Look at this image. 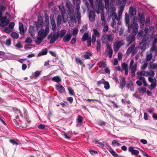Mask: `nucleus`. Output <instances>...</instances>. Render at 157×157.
Listing matches in <instances>:
<instances>
[{"label": "nucleus", "mask_w": 157, "mask_h": 157, "mask_svg": "<svg viewBox=\"0 0 157 157\" xmlns=\"http://www.w3.org/2000/svg\"><path fill=\"white\" fill-rule=\"evenodd\" d=\"M11 110H12L11 112L12 114L17 115L15 117V119H13V122L17 127H19L21 125V124L20 120L19 118V115H20L21 116V117H22L20 113V111L17 108L13 107L12 108Z\"/></svg>", "instance_id": "1"}, {"label": "nucleus", "mask_w": 157, "mask_h": 157, "mask_svg": "<svg viewBox=\"0 0 157 157\" xmlns=\"http://www.w3.org/2000/svg\"><path fill=\"white\" fill-rule=\"evenodd\" d=\"M114 36L113 34L111 33L109 34H104L102 35L101 40L102 42L105 44H107L108 42L113 41Z\"/></svg>", "instance_id": "2"}, {"label": "nucleus", "mask_w": 157, "mask_h": 157, "mask_svg": "<svg viewBox=\"0 0 157 157\" xmlns=\"http://www.w3.org/2000/svg\"><path fill=\"white\" fill-rule=\"evenodd\" d=\"M138 49L139 48L135 47V44H133L128 48L126 54L127 55H129L132 53V55L133 56L137 52Z\"/></svg>", "instance_id": "3"}, {"label": "nucleus", "mask_w": 157, "mask_h": 157, "mask_svg": "<svg viewBox=\"0 0 157 157\" xmlns=\"http://www.w3.org/2000/svg\"><path fill=\"white\" fill-rule=\"evenodd\" d=\"M139 28L138 24L134 22H133L132 24L128 25V32H130L131 28H132V34L136 36L138 32V29Z\"/></svg>", "instance_id": "4"}, {"label": "nucleus", "mask_w": 157, "mask_h": 157, "mask_svg": "<svg viewBox=\"0 0 157 157\" xmlns=\"http://www.w3.org/2000/svg\"><path fill=\"white\" fill-rule=\"evenodd\" d=\"M137 38L138 39L144 43L147 41L148 39V35L144 34V32L142 31L138 33Z\"/></svg>", "instance_id": "5"}, {"label": "nucleus", "mask_w": 157, "mask_h": 157, "mask_svg": "<svg viewBox=\"0 0 157 157\" xmlns=\"http://www.w3.org/2000/svg\"><path fill=\"white\" fill-rule=\"evenodd\" d=\"M95 3L96 6L94 9L96 12L99 14L103 8L102 2L101 1H100L99 2L98 0H95Z\"/></svg>", "instance_id": "6"}, {"label": "nucleus", "mask_w": 157, "mask_h": 157, "mask_svg": "<svg viewBox=\"0 0 157 157\" xmlns=\"http://www.w3.org/2000/svg\"><path fill=\"white\" fill-rule=\"evenodd\" d=\"M110 13L109 14L110 17L112 18V20H116L119 21L121 18L119 16H117L116 12V9L115 7H113L111 8Z\"/></svg>", "instance_id": "7"}, {"label": "nucleus", "mask_w": 157, "mask_h": 157, "mask_svg": "<svg viewBox=\"0 0 157 157\" xmlns=\"http://www.w3.org/2000/svg\"><path fill=\"white\" fill-rule=\"evenodd\" d=\"M134 61L133 59H132L131 60L129 64V68L131 70V73L133 76H135V73L136 70L137 64H134Z\"/></svg>", "instance_id": "8"}, {"label": "nucleus", "mask_w": 157, "mask_h": 157, "mask_svg": "<svg viewBox=\"0 0 157 157\" xmlns=\"http://www.w3.org/2000/svg\"><path fill=\"white\" fill-rule=\"evenodd\" d=\"M124 44V42L123 40L116 41L113 45V49L114 51L117 52L120 47Z\"/></svg>", "instance_id": "9"}, {"label": "nucleus", "mask_w": 157, "mask_h": 157, "mask_svg": "<svg viewBox=\"0 0 157 157\" xmlns=\"http://www.w3.org/2000/svg\"><path fill=\"white\" fill-rule=\"evenodd\" d=\"M49 29L48 27H47L44 30V29H41L38 32V35L45 37L49 33Z\"/></svg>", "instance_id": "10"}, {"label": "nucleus", "mask_w": 157, "mask_h": 157, "mask_svg": "<svg viewBox=\"0 0 157 157\" xmlns=\"http://www.w3.org/2000/svg\"><path fill=\"white\" fill-rule=\"evenodd\" d=\"M135 36L132 34H130L126 36V40L128 42L127 44V47L128 46L131 44L135 39Z\"/></svg>", "instance_id": "11"}, {"label": "nucleus", "mask_w": 157, "mask_h": 157, "mask_svg": "<svg viewBox=\"0 0 157 157\" xmlns=\"http://www.w3.org/2000/svg\"><path fill=\"white\" fill-rule=\"evenodd\" d=\"M93 33L92 35V41L93 44H94L96 40V37H98L100 36V33L99 32L95 29H93Z\"/></svg>", "instance_id": "12"}, {"label": "nucleus", "mask_w": 157, "mask_h": 157, "mask_svg": "<svg viewBox=\"0 0 157 157\" xmlns=\"http://www.w3.org/2000/svg\"><path fill=\"white\" fill-rule=\"evenodd\" d=\"M138 18L140 19L139 23L141 28H142L144 25L145 23L144 16L140 13L138 14Z\"/></svg>", "instance_id": "13"}, {"label": "nucleus", "mask_w": 157, "mask_h": 157, "mask_svg": "<svg viewBox=\"0 0 157 157\" xmlns=\"http://www.w3.org/2000/svg\"><path fill=\"white\" fill-rule=\"evenodd\" d=\"M7 17L6 16L0 18V25L2 26H5L9 23V20L8 19L6 21Z\"/></svg>", "instance_id": "14"}, {"label": "nucleus", "mask_w": 157, "mask_h": 157, "mask_svg": "<svg viewBox=\"0 0 157 157\" xmlns=\"http://www.w3.org/2000/svg\"><path fill=\"white\" fill-rule=\"evenodd\" d=\"M138 47L139 48V49L140 48L142 50V52H144L148 47V46L147 43L140 42L139 43V46Z\"/></svg>", "instance_id": "15"}, {"label": "nucleus", "mask_w": 157, "mask_h": 157, "mask_svg": "<svg viewBox=\"0 0 157 157\" xmlns=\"http://www.w3.org/2000/svg\"><path fill=\"white\" fill-rule=\"evenodd\" d=\"M68 2H66V6L68 8V14L69 15L70 18H72L73 15L74 13V9L70 5H68Z\"/></svg>", "instance_id": "16"}, {"label": "nucleus", "mask_w": 157, "mask_h": 157, "mask_svg": "<svg viewBox=\"0 0 157 157\" xmlns=\"http://www.w3.org/2000/svg\"><path fill=\"white\" fill-rule=\"evenodd\" d=\"M66 32V30L65 29H62L60 31H58L56 34L58 38L59 37H62L65 35Z\"/></svg>", "instance_id": "17"}, {"label": "nucleus", "mask_w": 157, "mask_h": 157, "mask_svg": "<svg viewBox=\"0 0 157 157\" xmlns=\"http://www.w3.org/2000/svg\"><path fill=\"white\" fill-rule=\"evenodd\" d=\"M121 67L122 70L125 71V75H127L128 74V64L125 63H123L121 65Z\"/></svg>", "instance_id": "18"}, {"label": "nucleus", "mask_w": 157, "mask_h": 157, "mask_svg": "<svg viewBox=\"0 0 157 157\" xmlns=\"http://www.w3.org/2000/svg\"><path fill=\"white\" fill-rule=\"evenodd\" d=\"M128 151L131 152L132 155H137L139 153V151L134 150L133 147H130L128 148Z\"/></svg>", "instance_id": "19"}, {"label": "nucleus", "mask_w": 157, "mask_h": 157, "mask_svg": "<svg viewBox=\"0 0 157 157\" xmlns=\"http://www.w3.org/2000/svg\"><path fill=\"white\" fill-rule=\"evenodd\" d=\"M31 37L33 39L35 38L34 29L33 26L30 25L29 29Z\"/></svg>", "instance_id": "20"}, {"label": "nucleus", "mask_w": 157, "mask_h": 157, "mask_svg": "<svg viewBox=\"0 0 157 157\" xmlns=\"http://www.w3.org/2000/svg\"><path fill=\"white\" fill-rule=\"evenodd\" d=\"M95 14L94 11H91L89 13V18L90 21L94 22L95 20Z\"/></svg>", "instance_id": "21"}, {"label": "nucleus", "mask_w": 157, "mask_h": 157, "mask_svg": "<svg viewBox=\"0 0 157 157\" xmlns=\"http://www.w3.org/2000/svg\"><path fill=\"white\" fill-rule=\"evenodd\" d=\"M72 34L67 33L63 37V40L64 42H68L71 39Z\"/></svg>", "instance_id": "22"}, {"label": "nucleus", "mask_w": 157, "mask_h": 157, "mask_svg": "<svg viewBox=\"0 0 157 157\" xmlns=\"http://www.w3.org/2000/svg\"><path fill=\"white\" fill-rule=\"evenodd\" d=\"M127 87L128 88H129L130 90L131 91H134V88L133 86V83L131 80H130L128 82Z\"/></svg>", "instance_id": "23"}, {"label": "nucleus", "mask_w": 157, "mask_h": 157, "mask_svg": "<svg viewBox=\"0 0 157 157\" xmlns=\"http://www.w3.org/2000/svg\"><path fill=\"white\" fill-rule=\"evenodd\" d=\"M56 89L60 93H63L65 91L64 87L61 85H56Z\"/></svg>", "instance_id": "24"}, {"label": "nucleus", "mask_w": 157, "mask_h": 157, "mask_svg": "<svg viewBox=\"0 0 157 157\" xmlns=\"http://www.w3.org/2000/svg\"><path fill=\"white\" fill-rule=\"evenodd\" d=\"M19 28L20 34L23 36L22 37H24V34L25 33L24 29L23 28V24L21 23H19Z\"/></svg>", "instance_id": "25"}, {"label": "nucleus", "mask_w": 157, "mask_h": 157, "mask_svg": "<svg viewBox=\"0 0 157 157\" xmlns=\"http://www.w3.org/2000/svg\"><path fill=\"white\" fill-rule=\"evenodd\" d=\"M125 7L124 5H121L119 7V11L118 12V16L121 18V15L123 13V11Z\"/></svg>", "instance_id": "26"}, {"label": "nucleus", "mask_w": 157, "mask_h": 157, "mask_svg": "<svg viewBox=\"0 0 157 157\" xmlns=\"http://www.w3.org/2000/svg\"><path fill=\"white\" fill-rule=\"evenodd\" d=\"M48 50L47 48L43 49L38 55V56H42L45 55L47 54Z\"/></svg>", "instance_id": "27"}, {"label": "nucleus", "mask_w": 157, "mask_h": 157, "mask_svg": "<svg viewBox=\"0 0 157 157\" xmlns=\"http://www.w3.org/2000/svg\"><path fill=\"white\" fill-rule=\"evenodd\" d=\"M73 2L75 3L76 1V12L79 11L80 8V0H73Z\"/></svg>", "instance_id": "28"}, {"label": "nucleus", "mask_w": 157, "mask_h": 157, "mask_svg": "<svg viewBox=\"0 0 157 157\" xmlns=\"http://www.w3.org/2000/svg\"><path fill=\"white\" fill-rule=\"evenodd\" d=\"M146 60L147 62L151 61L152 57V55L151 53L149 54L147 53L146 54Z\"/></svg>", "instance_id": "29"}, {"label": "nucleus", "mask_w": 157, "mask_h": 157, "mask_svg": "<svg viewBox=\"0 0 157 157\" xmlns=\"http://www.w3.org/2000/svg\"><path fill=\"white\" fill-rule=\"evenodd\" d=\"M33 23L34 24V25H36V27L37 29L42 27V24L43 23L42 21L39 20L37 22H34Z\"/></svg>", "instance_id": "30"}, {"label": "nucleus", "mask_w": 157, "mask_h": 157, "mask_svg": "<svg viewBox=\"0 0 157 157\" xmlns=\"http://www.w3.org/2000/svg\"><path fill=\"white\" fill-rule=\"evenodd\" d=\"M126 85L125 78L124 77H123L122 81L120 83V88H124Z\"/></svg>", "instance_id": "31"}, {"label": "nucleus", "mask_w": 157, "mask_h": 157, "mask_svg": "<svg viewBox=\"0 0 157 157\" xmlns=\"http://www.w3.org/2000/svg\"><path fill=\"white\" fill-rule=\"evenodd\" d=\"M148 80L151 82V84H156V80L155 78L150 76L148 77Z\"/></svg>", "instance_id": "32"}, {"label": "nucleus", "mask_w": 157, "mask_h": 157, "mask_svg": "<svg viewBox=\"0 0 157 157\" xmlns=\"http://www.w3.org/2000/svg\"><path fill=\"white\" fill-rule=\"evenodd\" d=\"M58 38V37H57V36L56 35V34H54V35L51 38V39L50 41V44H53L56 41V40H57Z\"/></svg>", "instance_id": "33"}, {"label": "nucleus", "mask_w": 157, "mask_h": 157, "mask_svg": "<svg viewBox=\"0 0 157 157\" xmlns=\"http://www.w3.org/2000/svg\"><path fill=\"white\" fill-rule=\"evenodd\" d=\"M52 81L58 82L61 81V78L58 76H56L52 78Z\"/></svg>", "instance_id": "34"}, {"label": "nucleus", "mask_w": 157, "mask_h": 157, "mask_svg": "<svg viewBox=\"0 0 157 157\" xmlns=\"http://www.w3.org/2000/svg\"><path fill=\"white\" fill-rule=\"evenodd\" d=\"M92 55L91 53L89 52H86L84 56V57L86 59H90V57Z\"/></svg>", "instance_id": "35"}, {"label": "nucleus", "mask_w": 157, "mask_h": 157, "mask_svg": "<svg viewBox=\"0 0 157 157\" xmlns=\"http://www.w3.org/2000/svg\"><path fill=\"white\" fill-rule=\"evenodd\" d=\"M62 19L63 20V18L62 15L61 16L60 15H58L57 21L58 25H59L61 24Z\"/></svg>", "instance_id": "36"}, {"label": "nucleus", "mask_w": 157, "mask_h": 157, "mask_svg": "<svg viewBox=\"0 0 157 157\" xmlns=\"http://www.w3.org/2000/svg\"><path fill=\"white\" fill-rule=\"evenodd\" d=\"M51 23L52 30L54 31H55L56 29V26L55 21L53 20H51Z\"/></svg>", "instance_id": "37"}, {"label": "nucleus", "mask_w": 157, "mask_h": 157, "mask_svg": "<svg viewBox=\"0 0 157 157\" xmlns=\"http://www.w3.org/2000/svg\"><path fill=\"white\" fill-rule=\"evenodd\" d=\"M10 36L14 39H17L19 36L18 33L16 32H13L10 34Z\"/></svg>", "instance_id": "38"}, {"label": "nucleus", "mask_w": 157, "mask_h": 157, "mask_svg": "<svg viewBox=\"0 0 157 157\" xmlns=\"http://www.w3.org/2000/svg\"><path fill=\"white\" fill-rule=\"evenodd\" d=\"M59 10L61 11V14L62 15V17L63 18V21L64 22H65V21L64 16H65V14L66 13L65 10H64V8L62 7V8H61L59 7Z\"/></svg>", "instance_id": "39"}, {"label": "nucleus", "mask_w": 157, "mask_h": 157, "mask_svg": "<svg viewBox=\"0 0 157 157\" xmlns=\"http://www.w3.org/2000/svg\"><path fill=\"white\" fill-rule=\"evenodd\" d=\"M39 36L37 38V40L36 41V43L37 44H40L42 40L45 37H43L40 36Z\"/></svg>", "instance_id": "40"}, {"label": "nucleus", "mask_w": 157, "mask_h": 157, "mask_svg": "<svg viewBox=\"0 0 157 157\" xmlns=\"http://www.w3.org/2000/svg\"><path fill=\"white\" fill-rule=\"evenodd\" d=\"M139 74L141 76H149V74L148 71H142L140 72Z\"/></svg>", "instance_id": "41"}, {"label": "nucleus", "mask_w": 157, "mask_h": 157, "mask_svg": "<svg viewBox=\"0 0 157 157\" xmlns=\"http://www.w3.org/2000/svg\"><path fill=\"white\" fill-rule=\"evenodd\" d=\"M97 45L96 46L97 50L98 51H99L100 49L101 48V40H98L97 41Z\"/></svg>", "instance_id": "42"}, {"label": "nucleus", "mask_w": 157, "mask_h": 157, "mask_svg": "<svg viewBox=\"0 0 157 157\" xmlns=\"http://www.w3.org/2000/svg\"><path fill=\"white\" fill-rule=\"evenodd\" d=\"M71 133L69 132L67 133L64 132V136L65 138L68 139L71 138Z\"/></svg>", "instance_id": "43"}, {"label": "nucleus", "mask_w": 157, "mask_h": 157, "mask_svg": "<svg viewBox=\"0 0 157 157\" xmlns=\"http://www.w3.org/2000/svg\"><path fill=\"white\" fill-rule=\"evenodd\" d=\"M88 33H85L82 37V41H85L88 40Z\"/></svg>", "instance_id": "44"}, {"label": "nucleus", "mask_w": 157, "mask_h": 157, "mask_svg": "<svg viewBox=\"0 0 157 157\" xmlns=\"http://www.w3.org/2000/svg\"><path fill=\"white\" fill-rule=\"evenodd\" d=\"M150 67L153 69H157V63H151L150 64Z\"/></svg>", "instance_id": "45"}, {"label": "nucleus", "mask_w": 157, "mask_h": 157, "mask_svg": "<svg viewBox=\"0 0 157 157\" xmlns=\"http://www.w3.org/2000/svg\"><path fill=\"white\" fill-rule=\"evenodd\" d=\"M130 14L132 15H134L136 14V12L135 10L132 7H130L129 9Z\"/></svg>", "instance_id": "46"}, {"label": "nucleus", "mask_w": 157, "mask_h": 157, "mask_svg": "<svg viewBox=\"0 0 157 157\" xmlns=\"http://www.w3.org/2000/svg\"><path fill=\"white\" fill-rule=\"evenodd\" d=\"M106 52L108 53V55L109 58H111L112 57L113 53V50L112 49H109L108 50V51H107Z\"/></svg>", "instance_id": "47"}, {"label": "nucleus", "mask_w": 157, "mask_h": 157, "mask_svg": "<svg viewBox=\"0 0 157 157\" xmlns=\"http://www.w3.org/2000/svg\"><path fill=\"white\" fill-rule=\"evenodd\" d=\"M104 87L106 90H108L110 88V85L109 82L107 81L104 83Z\"/></svg>", "instance_id": "48"}, {"label": "nucleus", "mask_w": 157, "mask_h": 157, "mask_svg": "<svg viewBox=\"0 0 157 157\" xmlns=\"http://www.w3.org/2000/svg\"><path fill=\"white\" fill-rule=\"evenodd\" d=\"M69 92V94L70 95L73 96L75 95V93L73 90L70 87H68L67 88Z\"/></svg>", "instance_id": "49"}, {"label": "nucleus", "mask_w": 157, "mask_h": 157, "mask_svg": "<svg viewBox=\"0 0 157 157\" xmlns=\"http://www.w3.org/2000/svg\"><path fill=\"white\" fill-rule=\"evenodd\" d=\"M138 90L140 93H144L146 91V89L145 87H141L138 89Z\"/></svg>", "instance_id": "50"}, {"label": "nucleus", "mask_w": 157, "mask_h": 157, "mask_svg": "<svg viewBox=\"0 0 157 157\" xmlns=\"http://www.w3.org/2000/svg\"><path fill=\"white\" fill-rule=\"evenodd\" d=\"M83 117L81 116H78L77 120L79 123H82L83 121Z\"/></svg>", "instance_id": "51"}, {"label": "nucleus", "mask_w": 157, "mask_h": 157, "mask_svg": "<svg viewBox=\"0 0 157 157\" xmlns=\"http://www.w3.org/2000/svg\"><path fill=\"white\" fill-rule=\"evenodd\" d=\"M4 31L8 33H10V24H9L8 27L4 28Z\"/></svg>", "instance_id": "52"}, {"label": "nucleus", "mask_w": 157, "mask_h": 157, "mask_svg": "<svg viewBox=\"0 0 157 157\" xmlns=\"http://www.w3.org/2000/svg\"><path fill=\"white\" fill-rule=\"evenodd\" d=\"M78 32V29L77 28H75L73 30L72 32V34L74 36H76Z\"/></svg>", "instance_id": "53"}, {"label": "nucleus", "mask_w": 157, "mask_h": 157, "mask_svg": "<svg viewBox=\"0 0 157 157\" xmlns=\"http://www.w3.org/2000/svg\"><path fill=\"white\" fill-rule=\"evenodd\" d=\"M2 43L3 44H5L7 46H9L10 45V38H9L7 39L6 42L3 41Z\"/></svg>", "instance_id": "54"}, {"label": "nucleus", "mask_w": 157, "mask_h": 157, "mask_svg": "<svg viewBox=\"0 0 157 157\" xmlns=\"http://www.w3.org/2000/svg\"><path fill=\"white\" fill-rule=\"evenodd\" d=\"M99 67L101 68H103L105 67L106 65V63L104 61H101L100 62Z\"/></svg>", "instance_id": "55"}, {"label": "nucleus", "mask_w": 157, "mask_h": 157, "mask_svg": "<svg viewBox=\"0 0 157 157\" xmlns=\"http://www.w3.org/2000/svg\"><path fill=\"white\" fill-rule=\"evenodd\" d=\"M111 154L114 157H118V155L113 150L110 151Z\"/></svg>", "instance_id": "56"}, {"label": "nucleus", "mask_w": 157, "mask_h": 157, "mask_svg": "<svg viewBox=\"0 0 157 157\" xmlns=\"http://www.w3.org/2000/svg\"><path fill=\"white\" fill-rule=\"evenodd\" d=\"M10 143H12L13 145H18L19 144L17 140H10Z\"/></svg>", "instance_id": "57"}, {"label": "nucleus", "mask_w": 157, "mask_h": 157, "mask_svg": "<svg viewBox=\"0 0 157 157\" xmlns=\"http://www.w3.org/2000/svg\"><path fill=\"white\" fill-rule=\"evenodd\" d=\"M104 79L103 78L101 80L98 81L97 82V84L98 86H100L101 85V84L103 83L104 84Z\"/></svg>", "instance_id": "58"}, {"label": "nucleus", "mask_w": 157, "mask_h": 157, "mask_svg": "<svg viewBox=\"0 0 157 157\" xmlns=\"http://www.w3.org/2000/svg\"><path fill=\"white\" fill-rule=\"evenodd\" d=\"M76 60L77 63H79L80 65H82L83 64V62L79 58H76Z\"/></svg>", "instance_id": "59"}, {"label": "nucleus", "mask_w": 157, "mask_h": 157, "mask_svg": "<svg viewBox=\"0 0 157 157\" xmlns=\"http://www.w3.org/2000/svg\"><path fill=\"white\" fill-rule=\"evenodd\" d=\"M150 24V20L149 17H147L146 20L145 25L147 26H149Z\"/></svg>", "instance_id": "60"}, {"label": "nucleus", "mask_w": 157, "mask_h": 157, "mask_svg": "<svg viewBox=\"0 0 157 157\" xmlns=\"http://www.w3.org/2000/svg\"><path fill=\"white\" fill-rule=\"evenodd\" d=\"M25 42L27 44H30L32 42V40L30 37H28L25 40Z\"/></svg>", "instance_id": "61"}, {"label": "nucleus", "mask_w": 157, "mask_h": 157, "mask_svg": "<svg viewBox=\"0 0 157 157\" xmlns=\"http://www.w3.org/2000/svg\"><path fill=\"white\" fill-rule=\"evenodd\" d=\"M112 143V144L114 146H115V145L117 146H119L121 145V144L118 142L116 140H113Z\"/></svg>", "instance_id": "62"}, {"label": "nucleus", "mask_w": 157, "mask_h": 157, "mask_svg": "<svg viewBox=\"0 0 157 157\" xmlns=\"http://www.w3.org/2000/svg\"><path fill=\"white\" fill-rule=\"evenodd\" d=\"M77 13V18L78 20V21H79L80 20L81 17V14L79 12V11L76 12Z\"/></svg>", "instance_id": "63"}, {"label": "nucleus", "mask_w": 157, "mask_h": 157, "mask_svg": "<svg viewBox=\"0 0 157 157\" xmlns=\"http://www.w3.org/2000/svg\"><path fill=\"white\" fill-rule=\"evenodd\" d=\"M76 37H74L72 39L71 41V44H74L76 42Z\"/></svg>", "instance_id": "64"}]
</instances>
